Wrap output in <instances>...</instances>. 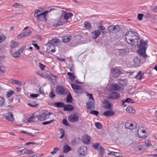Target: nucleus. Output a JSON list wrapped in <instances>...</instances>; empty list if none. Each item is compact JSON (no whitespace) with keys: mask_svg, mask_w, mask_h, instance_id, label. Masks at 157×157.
Here are the masks:
<instances>
[{"mask_svg":"<svg viewBox=\"0 0 157 157\" xmlns=\"http://www.w3.org/2000/svg\"><path fill=\"white\" fill-rule=\"evenodd\" d=\"M48 11H45L40 14H38L36 16V18L39 20H42L45 18L46 14L48 13Z\"/></svg>","mask_w":157,"mask_h":157,"instance_id":"17","label":"nucleus"},{"mask_svg":"<svg viewBox=\"0 0 157 157\" xmlns=\"http://www.w3.org/2000/svg\"><path fill=\"white\" fill-rule=\"evenodd\" d=\"M105 108L108 109H112L111 104L109 103H107L105 106Z\"/></svg>","mask_w":157,"mask_h":157,"instance_id":"55","label":"nucleus"},{"mask_svg":"<svg viewBox=\"0 0 157 157\" xmlns=\"http://www.w3.org/2000/svg\"><path fill=\"white\" fill-rule=\"evenodd\" d=\"M6 70V68L3 66H0V71L4 73Z\"/></svg>","mask_w":157,"mask_h":157,"instance_id":"59","label":"nucleus"},{"mask_svg":"<svg viewBox=\"0 0 157 157\" xmlns=\"http://www.w3.org/2000/svg\"><path fill=\"white\" fill-rule=\"evenodd\" d=\"M54 104L56 107L59 108H64V104L62 102H55Z\"/></svg>","mask_w":157,"mask_h":157,"instance_id":"33","label":"nucleus"},{"mask_svg":"<svg viewBox=\"0 0 157 157\" xmlns=\"http://www.w3.org/2000/svg\"><path fill=\"white\" fill-rule=\"evenodd\" d=\"M39 96V95L38 94H32L30 95V97L33 98H37Z\"/></svg>","mask_w":157,"mask_h":157,"instance_id":"60","label":"nucleus"},{"mask_svg":"<svg viewBox=\"0 0 157 157\" xmlns=\"http://www.w3.org/2000/svg\"><path fill=\"white\" fill-rule=\"evenodd\" d=\"M129 44L132 46H136L137 45L138 40H125Z\"/></svg>","mask_w":157,"mask_h":157,"instance_id":"23","label":"nucleus"},{"mask_svg":"<svg viewBox=\"0 0 157 157\" xmlns=\"http://www.w3.org/2000/svg\"><path fill=\"white\" fill-rule=\"evenodd\" d=\"M88 152V148L86 146H81L78 150L77 153L80 157L86 156Z\"/></svg>","mask_w":157,"mask_h":157,"instance_id":"7","label":"nucleus"},{"mask_svg":"<svg viewBox=\"0 0 157 157\" xmlns=\"http://www.w3.org/2000/svg\"><path fill=\"white\" fill-rule=\"evenodd\" d=\"M98 30H95L90 33L91 36L93 38L96 39L100 35L101 33H105V27L100 24L97 26Z\"/></svg>","mask_w":157,"mask_h":157,"instance_id":"3","label":"nucleus"},{"mask_svg":"<svg viewBox=\"0 0 157 157\" xmlns=\"http://www.w3.org/2000/svg\"><path fill=\"white\" fill-rule=\"evenodd\" d=\"M70 84L72 88L75 90L76 93H83V89L80 86L73 84Z\"/></svg>","mask_w":157,"mask_h":157,"instance_id":"9","label":"nucleus"},{"mask_svg":"<svg viewBox=\"0 0 157 157\" xmlns=\"http://www.w3.org/2000/svg\"><path fill=\"white\" fill-rule=\"evenodd\" d=\"M19 44V42L16 41L14 40H12L10 43V47L14 48L17 47Z\"/></svg>","mask_w":157,"mask_h":157,"instance_id":"24","label":"nucleus"},{"mask_svg":"<svg viewBox=\"0 0 157 157\" xmlns=\"http://www.w3.org/2000/svg\"><path fill=\"white\" fill-rule=\"evenodd\" d=\"M66 23L65 21H64L63 19H61L60 20H58L57 22L54 23L53 25L56 27H57L63 24Z\"/></svg>","mask_w":157,"mask_h":157,"instance_id":"22","label":"nucleus"},{"mask_svg":"<svg viewBox=\"0 0 157 157\" xmlns=\"http://www.w3.org/2000/svg\"><path fill=\"white\" fill-rule=\"evenodd\" d=\"M66 101L67 102L71 103L72 101V97L71 94L67 95Z\"/></svg>","mask_w":157,"mask_h":157,"instance_id":"39","label":"nucleus"},{"mask_svg":"<svg viewBox=\"0 0 157 157\" xmlns=\"http://www.w3.org/2000/svg\"><path fill=\"white\" fill-rule=\"evenodd\" d=\"M64 109L65 111H71L74 109L73 106L71 105H64Z\"/></svg>","mask_w":157,"mask_h":157,"instance_id":"26","label":"nucleus"},{"mask_svg":"<svg viewBox=\"0 0 157 157\" xmlns=\"http://www.w3.org/2000/svg\"><path fill=\"white\" fill-rule=\"evenodd\" d=\"M59 150V148L58 147H56L54 148L53 151L51 152V153L53 155L55 154Z\"/></svg>","mask_w":157,"mask_h":157,"instance_id":"48","label":"nucleus"},{"mask_svg":"<svg viewBox=\"0 0 157 157\" xmlns=\"http://www.w3.org/2000/svg\"><path fill=\"white\" fill-rule=\"evenodd\" d=\"M120 86L116 84H114L111 86L110 90L111 92L118 91L120 90Z\"/></svg>","mask_w":157,"mask_h":157,"instance_id":"19","label":"nucleus"},{"mask_svg":"<svg viewBox=\"0 0 157 157\" xmlns=\"http://www.w3.org/2000/svg\"><path fill=\"white\" fill-rule=\"evenodd\" d=\"M136 90V89L135 88H132L128 91V93L129 94H132L135 92Z\"/></svg>","mask_w":157,"mask_h":157,"instance_id":"47","label":"nucleus"},{"mask_svg":"<svg viewBox=\"0 0 157 157\" xmlns=\"http://www.w3.org/2000/svg\"><path fill=\"white\" fill-rule=\"evenodd\" d=\"M112 92L108 96V98L112 100H115L119 99L120 98V95L119 93L113 92Z\"/></svg>","mask_w":157,"mask_h":157,"instance_id":"11","label":"nucleus"},{"mask_svg":"<svg viewBox=\"0 0 157 157\" xmlns=\"http://www.w3.org/2000/svg\"><path fill=\"white\" fill-rule=\"evenodd\" d=\"M39 93L40 94H44V89L41 87L39 89Z\"/></svg>","mask_w":157,"mask_h":157,"instance_id":"63","label":"nucleus"},{"mask_svg":"<svg viewBox=\"0 0 157 157\" xmlns=\"http://www.w3.org/2000/svg\"><path fill=\"white\" fill-rule=\"evenodd\" d=\"M143 16V15L141 13H139L138 14V19L139 20L141 21L142 19V17Z\"/></svg>","mask_w":157,"mask_h":157,"instance_id":"61","label":"nucleus"},{"mask_svg":"<svg viewBox=\"0 0 157 157\" xmlns=\"http://www.w3.org/2000/svg\"><path fill=\"white\" fill-rule=\"evenodd\" d=\"M144 74L141 73V71H139L137 75L134 77L135 79L138 78L139 80H141L143 77Z\"/></svg>","mask_w":157,"mask_h":157,"instance_id":"32","label":"nucleus"},{"mask_svg":"<svg viewBox=\"0 0 157 157\" xmlns=\"http://www.w3.org/2000/svg\"><path fill=\"white\" fill-rule=\"evenodd\" d=\"M52 114V113H50L48 114L45 113H43L38 115L37 118L39 120L43 121L46 119V118L48 115H49Z\"/></svg>","mask_w":157,"mask_h":157,"instance_id":"14","label":"nucleus"},{"mask_svg":"<svg viewBox=\"0 0 157 157\" xmlns=\"http://www.w3.org/2000/svg\"><path fill=\"white\" fill-rule=\"evenodd\" d=\"M137 134L139 138H143L145 137L146 132L145 130H142L140 129L138 130Z\"/></svg>","mask_w":157,"mask_h":157,"instance_id":"20","label":"nucleus"},{"mask_svg":"<svg viewBox=\"0 0 157 157\" xmlns=\"http://www.w3.org/2000/svg\"><path fill=\"white\" fill-rule=\"evenodd\" d=\"M126 111L127 112L132 113H134L135 112V110L132 107L128 106L126 108Z\"/></svg>","mask_w":157,"mask_h":157,"instance_id":"35","label":"nucleus"},{"mask_svg":"<svg viewBox=\"0 0 157 157\" xmlns=\"http://www.w3.org/2000/svg\"><path fill=\"white\" fill-rule=\"evenodd\" d=\"M36 118L34 115H31L27 118V121L28 122H34L35 121Z\"/></svg>","mask_w":157,"mask_h":157,"instance_id":"36","label":"nucleus"},{"mask_svg":"<svg viewBox=\"0 0 157 157\" xmlns=\"http://www.w3.org/2000/svg\"><path fill=\"white\" fill-rule=\"evenodd\" d=\"M73 36H60L59 37V38H60L62 39H71L73 38L74 37H73Z\"/></svg>","mask_w":157,"mask_h":157,"instance_id":"42","label":"nucleus"},{"mask_svg":"<svg viewBox=\"0 0 157 157\" xmlns=\"http://www.w3.org/2000/svg\"><path fill=\"white\" fill-rule=\"evenodd\" d=\"M133 61L136 66H139L140 64V59L137 57H136L133 59Z\"/></svg>","mask_w":157,"mask_h":157,"instance_id":"29","label":"nucleus"},{"mask_svg":"<svg viewBox=\"0 0 157 157\" xmlns=\"http://www.w3.org/2000/svg\"><path fill=\"white\" fill-rule=\"evenodd\" d=\"M100 149L98 151V152L99 153V155H102L103 154L105 153V150L104 148L102 146H101Z\"/></svg>","mask_w":157,"mask_h":157,"instance_id":"43","label":"nucleus"},{"mask_svg":"<svg viewBox=\"0 0 157 157\" xmlns=\"http://www.w3.org/2000/svg\"><path fill=\"white\" fill-rule=\"evenodd\" d=\"M98 112L95 110L91 111L90 112V113L96 116H97L98 115Z\"/></svg>","mask_w":157,"mask_h":157,"instance_id":"58","label":"nucleus"},{"mask_svg":"<svg viewBox=\"0 0 157 157\" xmlns=\"http://www.w3.org/2000/svg\"><path fill=\"white\" fill-rule=\"evenodd\" d=\"M87 95L89 99V101H92V100H94V99L93 98L92 95L91 94H87Z\"/></svg>","mask_w":157,"mask_h":157,"instance_id":"56","label":"nucleus"},{"mask_svg":"<svg viewBox=\"0 0 157 157\" xmlns=\"http://www.w3.org/2000/svg\"><path fill=\"white\" fill-rule=\"evenodd\" d=\"M16 153L20 155L25 154V149H23L22 150L18 151H16Z\"/></svg>","mask_w":157,"mask_h":157,"instance_id":"41","label":"nucleus"},{"mask_svg":"<svg viewBox=\"0 0 157 157\" xmlns=\"http://www.w3.org/2000/svg\"><path fill=\"white\" fill-rule=\"evenodd\" d=\"M39 67L41 69V70L43 71L44 70V68L46 67V66L44 65L41 64V63H40L39 64Z\"/></svg>","mask_w":157,"mask_h":157,"instance_id":"52","label":"nucleus"},{"mask_svg":"<svg viewBox=\"0 0 157 157\" xmlns=\"http://www.w3.org/2000/svg\"><path fill=\"white\" fill-rule=\"evenodd\" d=\"M5 102V99L3 97L0 96V106H2Z\"/></svg>","mask_w":157,"mask_h":157,"instance_id":"49","label":"nucleus"},{"mask_svg":"<svg viewBox=\"0 0 157 157\" xmlns=\"http://www.w3.org/2000/svg\"><path fill=\"white\" fill-rule=\"evenodd\" d=\"M12 82L14 84H18L20 86L22 85V82L20 81H19L17 80H14Z\"/></svg>","mask_w":157,"mask_h":157,"instance_id":"53","label":"nucleus"},{"mask_svg":"<svg viewBox=\"0 0 157 157\" xmlns=\"http://www.w3.org/2000/svg\"><path fill=\"white\" fill-rule=\"evenodd\" d=\"M125 102L128 103H133L135 102V101L133 100L131 98H127L122 100V104L123 105H124V103Z\"/></svg>","mask_w":157,"mask_h":157,"instance_id":"27","label":"nucleus"},{"mask_svg":"<svg viewBox=\"0 0 157 157\" xmlns=\"http://www.w3.org/2000/svg\"><path fill=\"white\" fill-rule=\"evenodd\" d=\"M119 52L120 55L121 56H124L126 54V52L124 49H120L119 51Z\"/></svg>","mask_w":157,"mask_h":157,"instance_id":"40","label":"nucleus"},{"mask_svg":"<svg viewBox=\"0 0 157 157\" xmlns=\"http://www.w3.org/2000/svg\"><path fill=\"white\" fill-rule=\"evenodd\" d=\"M115 112L111 110L105 111L104 112L103 114L107 117H111L114 115Z\"/></svg>","mask_w":157,"mask_h":157,"instance_id":"21","label":"nucleus"},{"mask_svg":"<svg viewBox=\"0 0 157 157\" xmlns=\"http://www.w3.org/2000/svg\"><path fill=\"white\" fill-rule=\"evenodd\" d=\"M83 40H63L64 43L67 44L72 47H75L79 44H83L82 43Z\"/></svg>","mask_w":157,"mask_h":157,"instance_id":"6","label":"nucleus"},{"mask_svg":"<svg viewBox=\"0 0 157 157\" xmlns=\"http://www.w3.org/2000/svg\"><path fill=\"white\" fill-rule=\"evenodd\" d=\"M92 146L95 149L98 151L101 146L100 144L98 143H94L92 144Z\"/></svg>","mask_w":157,"mask_h":157,"instance_id":"37","label":"nucleus"},{"mask_svg":"<svg viewBox=\"0 0 157 157\" xmlns=\"http://www.w3.org/2000/svg\"><path fill=\"white\" fill-rule=\"evenodd\" d=\"M12 56L14 58H19L21 56V55L18 51L13 53L12 54Z\"/></svg>","mask_w":157,"mask_h":157,"instance_id":"45","label":"nucleus"},{"mask_svg":"<svg viewBox=\"0 0 157 157\" xmlns=\"http://www.w3.org/2000/svg\"><path fill=\"white\" fill-rule=\"evenodd\" d=\"M95 125L96 127L98 129H100L101 127V124L99 122H96L95 123Z\"/></svg>","mask_w":157,"mask_h":157,"instance_id":"57","label":"nucleus"},{"mask_svg":"<svg viewBox=\"0 0 157 157\" xmlns=\"http://www.w3.org/2000/svg\"><path fill=\"white\" fill-rule=\"evenodd\" d=\"M94 100L89 101L86 104V105L89 109L94 108Z\"/></svg>","mask_w":157,"mask_h":157,"instance_id":"28","label":"nucleus"},{"mask_svg":"<svg viewBox=\"0 0 157 157\" xmlns=\"http://www.w3.org/2000/svg\"><path fill=\"white\" fill-rule=\"evenodd\" d=\"M84 25L85 28L87 29H90L91 27L90 23L86 21L84 22Z\"/></svg>","mask_w":157,"mask_h":157,"instance_id":"38","label":"nucleus"},{"mask_svg":"<svg viewBox=\"0 0 157 157\" xmlns=\"http://www.w3.org/2000/svg\"><path fill=\"white\" fill-rule=\"evenodd\" d=\"M59 40H50L48 42L51 45H48L47 48V50L49 53L54 52L56 51L55 50V45L59 41Z\"/></svg>","mask_w":157,"mask_h":157,"instance_id":"5","label":"nucleus"},{"mask_svg":"<svg viewBox=\"0 0 157 157\" xmlns=\"http://www.w3.org/2000/svg\"><path fill=\"white\" fill-rule=\"evenodd\" d=\"M14 93V92L13 90H9L7 92V94H6V97L7 98H10L13 94Z\"/></svg>","mask_w":157,"mask_h":157,"instance_id":"34","label":"nucleus"},{"mask_svg":"<svg viewBox=\"0 0 157 157\" xmlns=\"http://www.w3.org/2000/svg\"><path fill=\"white\" fill-rule=\"evenodd\" d=\"M67 75L69 77L70 80L72 82L76 78V76L73 73L68 72L67 73Z\"/></svg>","mask_w":157,"mask_h":157,"instance_id":"31","label":"nucleus"},{"mask_svg":"<svg viewBox=\"0 0 157 157\" xmlns=\"http://www.w3.org/2000/svg\"><path fill=\"white\" fill-rule=\"evenodd\" d=\"M108 32L110 34H113L115 38H121L124 35L123 32L121 31L120 26L118 25H111L107 28Z\"/></svg>","mask_w":157,"mask_h":157,"instance_id":"1","label":"nucleus"},{"mask_svg":"<svg viewBox=\"0 0 157 157\" xmlns=\"http://www.w3.org/2000/svg\"><path fill=\"white\" fill-rule=\"evenodd\" d=\"M73 15V14L71 13H67L65 14L64 20L66 22L67 20L68 19H71Z\"/></svg>","mask_w":157,"mask_h":157,"instance_id":"25","label":"nucleus"},{"mask_svg":"<svg viewBox=\"0 0 157 157\" xmlns=\"http://www.w3.org/2000/svg\"><path fill=\"white\" fill-rule=\"evenodd\" d=\"M78 119V116L76 114H71L68 117V120L71 122H76Z\"/></svg>","mask_w":157,"mask_h":157,"instance_id":"15","label":"nucleus"},{"mask_svg":"<svg viewBox=\"0 0 157 157\" xmlns=\"http://www.w3.org/2000/svg\"><path fill=\"white\" fill-rule=\"evenodd\" d=\"M25 154L27 155L32 154L34 152L32 150H26L25 149Z\"/></svg>","mask_w":157,"mask_h":157,"instance_id":"46","label":"nucleus"},{"mask_svg":"<svg viewBox=\"0 0 157 157\" xmlns=\"http://www.w3.org/2000/svg\"><path fill=\"white\" fill-rule=\"evenodd\" d=\"M71 150V147L67 145H65L63 147V152L65 153L69 152Z\"/></svg>","mask_w":157,"mask_h":157,"instance_id":"30","label":"nucleus"},{"mask_svg":"<svg viewBox=\"0 0 157 157\" xmlns=\"http://www.w3.org/2000/svg\"><path fill=\"white\" fill-rule=\"evenodd\" d=\"M57 94L59 95H62L65 94V90L63 87L59 86H57L56 89Z\"/></svg>","mask_w":157,"mask_h":157,"instance_id":"18","label":"nucleus"},{"mask_svg":"<svg viewBox=\"0 0 157 157\" xmlns=\"http://www.w3.org/2000/svg\"><path fill=\"white\" fill-rule=\"evenodd\" d=\"M25 49V48L24 47H22L21 48L18 50V52L20 54L21 53H22L24 50Z\"/></svg>","mask_w":157,"mask_h":157,"instance_id":"62","label":"nucleus"},{"mask_svg":"<svg viewBox=\"0 0 157 157\" xmlns=\"http://www.w3.org/2000/svg\"><path fill=\"white\" fill-rule=\"evenodd\" d=\"M28 28V27H26L24 29V30H25L24 32L17 36V38L18 39L23 38V37L27 36L31 33L32 32L30 30H25Z\"/></svg>","mask_w":157,"mask_h":157,"instance_id":"10","label":"nucleus"},{"mask_svg":"<svg viewBox=\"0 0 157 157\" xmlns=\"http://www.w3.org/2000/svg\"><path fill=\"white\" fill-rule=\"evenodd\" d=\"M120 84L121 86H126L127 85L126 81L124 80H121L120 82Z\"/></svg>","mask_w":157,"mask_h":157,"instance_id":"50","label":"nucleus"},{"mask_svg":"<svg viewBox=\"0 0 157 157\" xmlns=\"http://www.w3.org/2000/svg\"><path fill=\"white\" fill-rule=\"evenodd\" d=\"M6 119L9 121L12 122L14 121V117L11 112H9L6 113Z\"/></svg>","mask_w":157,"mask_h":157,"instance_id":"16","label":"nucleus"},{"mask_svg":"<svg viewBox=\"0 0 157 157\" xmlns=\"http://www.w3.org/2000/svg\"><path fill=\"white\" fill-rule=\"evenodd\" d=\"M28 105L31 107H36L37 106L39 105L36 103H28Z\"/></svg>","mask_w":157,"mask_h":157,"instance_id":"51","label":"nucleus"},{"mask_svg":"<svg viewBox=\"0 0 157 157\" xmlns=\"http://www.w3.org/2000/svg\"><path fill=\"white\" fill-rule=\"evenodd\" d=\"M140 43L138 45V50L137 52L141 57L144 58L148 57L146 54V50L148 46L147 40H139Z\"/></svg>","mask_w":157,"mask_h":157,"instance_id":"2","label":"nucleus"},{"mask_svg":"<svg viewBox=\"0 0 157 157\" xmlns=\"http://www.w3.org/2000/svg\"><path fill=\"white\" fill-rule=\"evenodd\" d=\"M125 125L126 128L132 130L136 128L137 124L135 121H127L125 123Z\"/></svg>","mask_w":157,"mask_h":157,"instance_id":"8","label":"nucleus"},{"mask_svg":"<svg viewBox=\"0 0 157 157\" xmlns=\"http://www.w3.org/2000/svg\"><path fill=\"white\" fill-rule=\"evenodd\" d=\"M91 137L87 135H85L82 138V142L85 144H89L91 142Z\"/></svg>","mask_w":157,"mask_h":157,"instance_id":"13","label":"nucleus"},{"mask_svg":"<svg viewBox=\"0 0 157 157\" xmlns=\"http://www.w3.org/2000/svg\"><path fill=\"white\" fill-rule=\"evenodd\" d=\"M62 122H63V124L66 126H68L69 125V124H68V123L67 122V121L65 119H64L63 120V121H62Z\"/></svg>","mask_w":157,"mask_h":157,"instance_id":"64","label":"nucleus"},{"mask_svg":"<svg viewBox=\"0 0 157 157\" xmlns=\"http://www.w3.org/2000/svg\"><path fill=\"white\" fill-rule=\"evenodd\" d=\"M112 74L114 78H117L120 76L121 74V71L117 68H112L111 70Z\"/></svg>","mask_w":157,"mask_h":157,"instance_id":"12","label":"nucleus"},{"mask_svg":"<svg viewBox=\"0 0 157 157\" xmlns=\"http://www.w3.org/2000/svg\"><path fill=\"white\" fill-rule=\"evenodd\" d=\"M125 39H139L138 34L134 31L131 30L126 33L125 35Z\"/></svg>","mask_w":157,"mask_h":157,"instance_id":"4","label":"nucleus"},{"mask_svg":"<svg viewBox=\"0 0 157 157\" xmlns=\"http://www.w3.org/2000/svg\"><path fill=\"white\" fill-rule=\"evenodd\" d=\"M59 131L60 134H61L60 136L59 137V138L61 139L64 136L65 132L63 129L62 128H61L60 129Z\"/></svg>","mask_w":157,"mask_h":157,"instance_id":"44","label":"nucleus"},{"mask_svg":"<svg viewBox=\"0 0 157 157\" xmlns=\"http://www.w3.org/2000/svg\"><path fill=\"white\" fill-rule=\"evenodd\" d=\"M30 144H34V145H38V144L37 143H35L34 142H28L27 143H26L25 144V146H27V145H30Z\"/></svg>","mask_w":157,"mask_h":157,"instance_id":"54","label":"nucleus"}]
</instances>
